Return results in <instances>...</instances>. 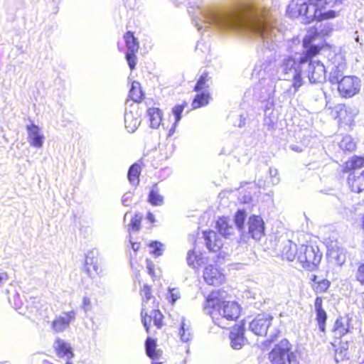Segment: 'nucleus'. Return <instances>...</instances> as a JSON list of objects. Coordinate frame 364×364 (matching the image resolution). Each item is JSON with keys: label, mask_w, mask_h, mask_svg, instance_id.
<instances>
[{"label": "nucleus", "mask_w": 364, "mask_h": 364, "mask_svg": "<svg viewBox=\"0 0 364 364\" xmlns=\"http://www.w3.org/2000/svg\"><path fill=\"white\" fill-rule=\"evenodd\" d=\"M364 166V158L362 156H354L346 162L344 166L345 171H350Z\"/></svg>", "instance_id": "29"}, {"label": "nucleus", "mask_w": 364, "mask_h": 364, "mask_svg": "<svg viewBox=\"0 0 364 364\" xmlns=\"http://www.w3.org/2000/svg\"><path fill=\"white\" fill-rule=\"evenodd\" d=\"M327 255L331 262H334L338 266H341L346 262V250L336 244L331 245L328 247Z\"/></svg>", "instance_id": "20"}, {"label": "nucleus", "mask_w": 364, "mask_h": 364, "mask_svg": "<svg viewBox=\"0 0 364 364\" xmlns=\"http://www.w3.org/2000/svg\"><path fill=\"white\" fill-rule=\"evenodd\" d=\"M360 81L355 76H344L338 84V90L343 97H352L358 94L360 89Z\"/></svg>", "instance_id": "9"}, {"label": "nucleus", "mask_w": 364, "mask_h": 364, "mask_svg": "<svg viewBox=\"0 0 364 364\" xmlns=\"http://www.w3.org/2000/svg\"><path fill=\"white\" fill-rule=\"evenodd\" d=\"M188 11L200 31L209 28L219 31L247 29L258 35L269 50H274L282 38L279 31L270 25L269 11L264 2L250 3L238 10L215 8L203 0H196L189 3Z\"/></svg>", "instance_id": "1"}, {"label": "nucleus", "mask_w": 364, "mask_h": 364, "mask_svg": "<svg viewBox=\"0 0 364 364\" xmlns=\"http://www.w3.org/2000/svg\"><path fill=\"white\" fill-rule=\"evenodd\" d=\"M272 320L270 315L259 314L250 322L248 328L256 336H265Z\"/></svg>", "instance_id": "11"}, {"label": "nucleus", "mask_w": 364, "mask_h": 364, "mask_svg": "<svg viewBox=\"0 0 364 364\" xmlns=\"http://www.w3.org/2000/svg\"><path fill=\"white\" fill-rule=\"evenodd\" d=\"M203 237L206 247L209 251L217 252L223 247V240L213 230L203 232Z\"/></svg>", "instance_id": "17"}, {"label": "nucleus", "mask_w": 364, "mask_h": 364, "mask_svg": "<svg viewBox=\"0 0 364 364\" xmlns=\"http://www.w3.org/2000/svg\"><path fill=\"white\" fill-rule=\"evenodd\" d=\"M317 36L315 31H309L303 40V48L306 50L304 60L306 63L304 70L312 84L323 83L326 79V70L323 63L312 58L321 50L319 46L314 43Z\"/></svg>", "instance_id": "3"}, {"label": "nucleus", "mask_w": 364, "mask_h": 364, "mask_svg": "<svg viewBox=\"0 0 364 364\" xmlns=\"http://www.w3.org/2000/svg\"><path fill=\"white\" fill-rule=\"evenodd\" d=\"M141 173V166L138 164L132 165L128 171V179L133 186H138L139 183V175Z\"/></svg>", "instance_id": "28"}, {"label": "nucleus", "mask_w": 364, "mask_h": 364, "mask_svg": "<svg viewBox=\"0 0 364 364\" xmlns=\"http://www.w3.org/2000/svg\"><path fill=\"white\" fill-rule=\"evenodd\" d=\"M203 278L209 285L218 286L225 281L224 274L215 266L209 264L205 267Z\"/></svg>", "instance_id": "13"}, {"label": "nucleus", "mask_w": 364, "mask_h": 364, "mask_svg": "<svg viewBox=\"0 0 364 364\" xmlns=\"http://www.w3.org/2000/svg\"><path fill=\"white\" fill-rule=\"evenodd\" d=\"M164 245L159 242L155 241L150 244V247L152 249L151 251L156 256H160L162 255L164 249L162 248Z\"/></svg>", "instance_id": "45"}, {"label": "nucleus", "mask_w": 364, "mask_h": 364, "mask_svg": "<svg viewBox=\"0 0 364 364\" xmlns=\"http://www.w3.org/2000/svg\"><path fill=\"white\" fill-rule=\"evenodd\" d=\"M343 70V66L340 65L331 71L329 80L332 84H338L341 79L344 77Z\"/></svg>", "instance_id": "32"}, {"label": "nucleus", "mask_w": 364, "mask_h": 364, "mask_svg": "<svg viewBox=\"0 0 364 364\" xmlns=\"http://www.w3.org/2000/svg\"><path fill=\"white\" fill-rule=\"evenodd\" d=\"M282 257L289 261L297 260L299 248L297 245L291 240H287L282 249Z\"/></svg>", "instance_id": "24"}, {"label": "nucleus", "mask_w": 364, "mask_h": 364, "mask_svg": "<svg viewBox=\"0 0 364 364\" xmlns=\"http://www.w3.org/2000/svg\"><path fill=\"white\" fill-rule=\"evenodd\" d=\"M264 124L267 126L268 129H270L273 127V122L271 119H264Z\"/></svg>", "instance_id": "59"}, {"label": "nucleus", "mask_w": 364, "mask_h": 364, "mask_svg": "<svg viewBox=\"0 0 364 364\" xmlns=\"http://www.w3.org/2000/svg\"><path fill=\"white\" fill-rule=\"evenodd\" d=\"M264 124L267 126L268 129H270L273 127V122L271 119H264Z\"/></svg>", "instance_id": "58"}, {"label": "nucleus", "mask_w": 364, "mask_h": 364, "mask_svg": "<svg viewBox=\"0 0 364 364\" xmlns=\"http://www.w3.org/2000/svg\"><path fill=\"white\" fill-rule=\"evenodd\" d=\"M126 59L130 69L134 70L136 64V57L135 55V53L127 52Z\"/></svg>", "instance_id": "47"}, {"label": "nucleus", "mask_w": 364, "mask_h": 364, "mask_svg": "<svg viewBox=\"0 0 364 364\" xmlns=\"http://www.w3.org/2000/svg\"><path fill=\"white\" fill-rule=\"evenodd\" d=\"M247 214L244 210H238L234 216V223L237 230L241 234L245 232V222L246 220Z\"/></svg>", "instance_id": "27"}, {"label": "nucleus", "mask_w": 364, "mask_h": 364, "mask_svg": "<svg viewBox=\"0 0 364 364\" xmlns=\"http://www.w3.org/2000/svg\"><path fill=\"white\" fill-rule=\"evenodd\" d=\"M248 234L255 240H259L264 235V222L259 215H251L247 221Z\"/></svg>", "instance_id": "12"}, {"label": "nucleus", "mask_w": 364, "mask_h": 364, "mask_svg": "<svg viewBox=\"0 0 364 364\" xmlns=\"http://www.w3.org/2000/svg\"><path fill=\"white\" fill-rule=\"evenodd\" d=\"M216 228L220 234L228 239H232L235 235L236 229L232 222L227 218H220L216 222Z\"/></svg>", "instance_id": "15"}, {"label": "nucleus", "mask_w": 364, "mask_h": 364, "mask_svg": "<svg viewBox=\"0 0 364 364\" xmlns=\"http://www.w3.org/2000/svg\"><path fill=\"white\" fill-rule=\"evenodd\" d=\"M201 258L195 255L194 250H189L187 255V263L193 268H197L200 265Z\"/></svg>", "instance_id": "34"}, {"label": "nucleus", "mask_w": 364, "mask_h": 364, "mask_svg": "<svg viewBox=\"0 0 364 364\" xmlns=\"http://www.w3.org/2000/svg\"><path fill=\"white\" fill-rule=\"evenodd\" d=\"M187 106V103L184 102L182 105H177L172 109V112L175 116V125L177 124L181 119V113L183 112L185 107Z\"/></svg>", "instance_id": "41"}, {"label": "nucleus", "mask_w": 364, "mask_h": 364, "mask_svg": "<svg viewBox=\"0 0 364 364\" xmlns=\"http://www.w3.org/2000/svg\"><path fill=\"white\" fill-rule=\"evenodd\" d=\"M54 348L59 357H66L68 360L72 358L74 355L70 345L64 340L58 338L54 343Z\"/></svg>", "instance_id": "23"}, {"label": "nucleus", "mask_w": 364, "mask_h": 364, "mask_svg": "<svg viewBox=\"0 0 364 364\" xmlns=\"http://www.w3.org/2000/svg\"><path fill=\"white\" fill-rule=\"evenodd\" d=\"M124 40L127 47V52L136 53L139 49V44L136 39L134 38L133 33L127 32L124 36Z\"/></svg>", "instance_id": "30"}, {"label": "nucleus", "mask_w": 364, "mask_h": 364, "mask_svg": "<svg viewBox=\"0 0 364 364\" xmlns=\"http://www.w3.org/2000/svg\"><path fill=\"white\" fill-rule=\"evenodd\" d=\"M275 87L273 84V82L269 81L267 83V88L265 89L264 92H262V95L261 96V99L262 100H270L273 97L274 93L275 91Z\"/></svg>", "instance_id": "40"}, {"label": "nucleus", "mask_w": 364, "mask_h": 364, "mask_svg": "<svg viewBox=\"0 0 364 364\" xmlns=\"http://www.w3.org/2000/svg\"><path fill=\"white\" fill-rule=\"evenodd\" d=\"M93 269L99 274L102 272V266L101 264H95L93 265Z\"/></svg>", "instance_id": "56"}, {"label": "nucleus", "mask_w": 364, "mask_h": 364, "mask_svg": "<svg viewBox=\"0 0 364 364\" xmlns=\"http://www.w3.org/2000/svg\"><path fill=\"white\" fill-rule=\"evenodd\" d=\"M141 216L136 214L132 218L131 223L129 225V231H139L141 225Z\"/></svg>", "instance_id": "42"}, {"label": "nucleus", "mask_w": 364, "mask_h": 364, "mask_svg": "<svg viewBox=\"0 0 364 364\" xmlns=\"http://www.w3.org/2000/svg\"><path fill=\"white\" fill-rule=\"evenodd\" d=\"M349 348V343L348 342H341L340 347L338 349H336V352L339 350L340 353H343L346 352Z\"/></svg>", "instance_id": "53"}, {"label": "nucleus", "mask_w": 364, "mask_h": 364, "mask_svg": "<svg viewBox=\"0 0 364 364\" xmlns=\"http://www.w3.org/2000/svg\"><path fill=\"white\" fill-rule=\"evenodd\" d=\"M290 149L296 152H301L302 151V149L300 147L296 145H291Z\"/></svg>", "instance_id": "64"}, {"label": "nucleus", "mask_w": 364, "mask_h": 364, "mask_svg": "<svg viewBox=\"0 0 364 364\" xmlns=\"http://www.w3.org/2000/svg\"><path fill=\"white\" fill-rule=\"evenodd\" d=\"M90 299L88 296H85L83 297V301H82V308L84 309V311L86 312L87 311H88L89 309V306H90Z\"/></svg>", "instance_id": "52"}, {"label": "nucleus", "mask_w": 364, "mask_h": 364, "mask_svg": "<svg viewBox=\"0 0 364 364\" xmlns=\"http://www.w3.org/2000/svg\"><path fill=\"white\" fill-rule=\"evenodd\" d=\"M309 3H311V4H315L317 6V8L319 9V4H322V1L323 0H307Z\"/></svg>", "instance_id": "61"}, {"label": "nucleus", "mask_w": 364, "mask_h": 364, "mask_svg": "<svg viewBox=\"0 0 364 364\" xmlns=\"http://www.w3.org/2000/svg\"><path fill=\"white\" fill-rule=\"evenodd\" d=\"M322 255L317 247L302 245L299 248L297 262L302 267L313 271L321 262Z\"/></svg>", "instance_id": "6"}, {"label": "nucleus", "mask_w": 364, "mask_h": 364, "mask_svg": "<svg viewBox=\"0 0 364 364\" xmlns=\"http://www.w3.org/2000/svg\"><path fill=\"white\" fill-rule=\"evenodd\" d=\"M245 120H246V118L242 115V114H240V122L239 124H237V126L239 127H242L245 126Z\"/></svg>", "instance_id": "57"}, {"label": "nucleus", "mask_w": 364, "mask_h": 364, "mask_svg": "<svg viewBox=\"0 0 364 364\" xmlns=\"http://www.w3.org/2000/svg\"><path fill=\"white\" fill-rule=\"evenodd\" d=\"M316 313V321L318 322V326L319 330L322 332L325 331L326 329V321L327 319V314L324 309L317 311Z\"/></svg>", "instance_id": "35"}, {"label": "nucleus", "mask_w": 364, "mask_h": 364, "mask_svg": "<svg viewBox=\"0 0 364 364\" xmlns=\"http://www.w3.org/2000/svg\"><path fill=\"white\" fill-rule=\"evenodd\" d=\"M181 298V293L178 288H169L168 289V296L169 301L174 304L178 299Z\"/></svg>", "instance_id": "46"}, {"label": "nucleus", "mask_w": 364, "mask_h": 364, "mask_svg": "<svg viewBox=\"0 0 364 364\" xmlns=\"http://www.w3.org/2000/svg\"><path fill=\"white\" fill-rule=\"evenodd\" d=\"M269 172L272 183L273 185L277 184L280 181L278 170L275 168H269Z\"/></svg>", "instance_id": "48"}, {"label": "nucleus", "mask_w": 364, "mask_h": 364, "mask_svg": "<svg viewBox=\"0 0 364 364\" xmlns=\"http://www.w3.org/2000/svg\"><path fill=\"white\" fill-rule=\"evenodd\" d=\"M308 2L307 0H291L287 6V14L290 18L300 17L301 22L305 24L314 20L322 21L336 17V11H322L316 5Z\"/></svg>", "instance_id": "4"}, {"label": "nucleus", "mask_w": 364, "mask_h": 364, "mask_svg": "<svg viewBox=\"0 0 364 364\" xmlns=\"http://www.w3.org/2000/svg\"><path fill=\"white\" fill-rule=\"evenodd\" d=\"M180 340L186 343H189L193 338V331L191 322L185 318H182L178 331Z\"/></svg>", "instance_id": "22"}, {"label": "nucleus", "mask_w": 364, "mask_h": 364, "mask_svg": "<svg viewBox=\"0 0 364 364\" xmlns=\"http://www.w3.org/2000/svg\"><path fill=\"white\" fill-rule=\"evenodd\" d=\"M314 307L316 311L323 310L322 307V299L321 297H316L315 299Z\"/></svg>", "instance_id": "51"}, {"label": "nucleus", "mask_w": 364, "mask_h": 364, "mask_svg": "<svg viewBox=\"0 0 364 364\" xmlns=\"http://www.w3.org/2000/svg\"><path fill=\"white\" fill-rule=\"evenodd\" d=\"M151 315H152V321L154 322V324L157 327V328H161L163 325L162 314L159 310H156V309H152L151 311Z\"/></svg>", "instance_id": "38"}, {"label": "nucleus", "mask_w": 364, "mask_h": 364, "mask_svg": "<svg viewBox=\"0 0 364 364\" xmlns=\"http://www.w3.org/2000/svg\"><path fill=\"white\" fill-rule=\"evenodd\" d=\"M208 81L209 77L207 73L202 74L198 79L195 86L194 90L196 92L203 90V92L196 95L192 102L193 109H197L208 104L210 95L205 90L209 87Z\"/></svg>", "instance_id": "8"}, {"label": "nucleus", "mask_w": 364, "mask_h": 364, "mask_svg": "<svg viewBox=\"0 0 364 364\" xmlns=\"http://www.w3.org/2000/svg\"><path fill=\"white\" fill-rule=\"evenodd\" d=\"M146 353L149 357L155 359L158 356L156 351V342L154 339L148 338L145 343Z\"/></svg>", "instance_id": "33"}, {"label": "nucleus", "mask_w": 364, "mask_h": 364, "mask_svg": "<svg viewBox=\"0 0 364 364\" xmlns=\"http://www.w3.org/2000/svg\"><path fill=\"white\" fill-rule=\"evenodd\" d=\"M141 296H142V308H146V304L152 298L151 288L148 285H144L141 290Z\"/></svg>", "instance_id": "37"}, {"label": "nucleus", "mask_w": 364, "mask_h": 364, "mask_svg": "<svg viewBox=\"0 0 364 364\" xmlns=\"http://www.w3.org/2000/svg\"><path fill=\"white\" fill-rule=\"evenodd\" d=\"M284 46L289 53H298V48L300 46V41L298 38H292L288 41Z\"/></svg>", "instance_id": "36"}, {"label": "nucleus", "mask_w": 364, "mask_h": 364, "mask_svg": "<svg viewBox=\"0 0 364 364\" xmlns=\"http://www.w3.org/2000/svg\"><path fill=\"white\" fill-rule=\"evenodd\" d=\"M245 328L242 326H234L230 333V346L233 349L240 350L244 346L246 339L244 337Z\"/></svg>", "instance_id": "16"}, {"label": "nucleus", "mask_w": 364, "mask_h": 364, "mask_svg": "<svg viewBox=\"0 0 364 364\" xmlns=\"http://www.w3.org/2000/svg\"><path fill=\"white\" fill-rule=\"evenodd\" d=\"M350 319L348 317H338L334 323L333 328V333L335 338H341L347 333L350 331L349 326H350Z\"/></svg>", "instance_id": "21"}, {"label": "nucleus", "mask_w": 364, "mask_h": 364, "mask_svg": "<svg viewBox=\"0 0 364 364\" xmlns=\"http://www.w3.org/2000/svg\"><path fill=\"white\" fill-rule=\"evenodd\" d=\"M129 100L126 102V110L124 113L125 127L129 132H134L141 123V113L138 105L132 103L128 105Z\"/></svg>", "instance_id": "10"}, {"label": "nucleus", "mask_w": 364, "mask_h": 364, "mask_svg": "<svg viewBox=\"0 0 364 364\" xmlns=\"http://www.w3.org/2000/svg\"><path fill=\"white\" fill-rule=\"evenodd\" d=\"M223 291H212L206 298L204 311L209 314L214 323L220 328H227L228 321L236 320L240 314V306L235 301L223 300Z\"/></svg>", "instance_id": "2"}, {"label": "nucleus", "mask_w": 364, "mask_h": 364, "mask_svg": "<svg viewBox=\"0 0 364 364\" xmlns=\"http://www.w3.org/2000/svg\"><path fill=\"white\" fill-rule=\"evenodd\" d=\"M148 201L154 206H160L164 203V196L160 194L159 188L156 183L152 186L149 191Z\"/></svg>", "instance_id": "26"}, {"label": "nucleus", "mask_w": 364, "mask_h": 364, "mask_svg": "<svg viewBox=\"0 0 364 364\" xmlns=\"http://www.w3.org/2000/svg\"><path fill=\"white\" fill-rule=\"evenodd\" d=\"M141 317H142V323L146 328V330L147 332H149V323L152 321V315L151 314L150 315L148 314L147 308H142L141 309Z\"/></svg>", "instance_id": "43"}, {"label": "nucleus", "mask_w": 364, "mask_h": 364, "mask_svg": "<svg viewBox=\"0 0 364 364\" xmlns=\"http://www.w3.org/2000/svg\"><path fill=\"white\" fill-rule=\"evenodd\" d=\"M348 183L353 192L360 193L364 191V171L350 173L348 176Z\"/></svg>", "instance_id": "19"}, {"label": "nucleus", "mask_w": 364, "mask_h": 364, "mask_svg": "<svg viewBox=\"0 0 364 364\" xmlns=\"http://www.w3.org/2000/svg\"><path fill=\"white\" fill-rule=\"evenodd\" d=\"M355 277L360 284L364 285V263L358 267L355 273Z\"/></svg>", "instance_id": "50"}, {"label": "nucleus", "mask_w": 364, "mask_h": 364, "mask_svg": "<svg viewBox=\"0 0 364 364\" xmlns=\"http://www.w3.org/2000/svg\"><path fill=\"white\" fill-rule=\"evenodd\" d=\"M8 278L6 273H0V286L2 284V282L6 280Z\"/></svg>", "instance_id": "63"}, {"label": "nucleus", "mask_w": 364, "mask_h": 364, "mask_svg": "<svg viewBox=\"0 0 364 364\" xmlns=\"http://www.w3.org/2000/svg\"><path fill=\"white\" fill-rule=\"evenodd\" d=\"M306 63L304 58H299L296 60L293 56L284 58L279 66L278 67V74L281 78L284 80H292V87L295 90L303 85L302 73Z\"/></svg>", "instance_id": "5"}, {"label": "nucleus", "mask_w": 364, "mask_h": 364, "mask_svg": "<svg viewBox=\"0 0 364 364\" xmlns=\"http://www.w3.org/2000/svg\"><path fill=\"white\" fill-rule=\"evenodd\" d=\"M129 242L131 243L132 248L134 252H136L139 249V247H140L139 243L133 242L130 236H129Z\"/></svg>", "instance_id": "54"}, {"label": "nucleus", "mask_w": 364, "mask_h": 364, "mask_svg": "<svg viewBox=\"0 0 364 364\" xmlns=\"http://www.w3.org/2000/svg\"><path fill=\"white\" fill-rule=\"evenodd\" d=\"M147 115L150 121V127L153 129H157L162 121V112L157 107H151L147 110Z\"/></svg>", "instance_id": "25"}, {"label": "nucleus", "mask_w": 364, "mask_h": 364, "mask_svg": "<svg viewBox=\"0 0 364 364\" xmlns=\"http://www.w3.org/2000/svg\"><path fill=\"white\" fill-rule=\"evenodd\" d=\"M146 218L151 223L155 222V217H154V214L151 213H148V214L146 215Z\"/></svg>", "instance_id": "62"}, {"label": "nucleus", "mask_w": 364, "mask_h": 364, "mask_svg": "<svg viewBox=\"0 0 364 364\" xmlns=\"http://www.w3.org/2000/svg\"><path fill=\"white\" fill-rule=\"evenodd\" d=\"M134 196V193L131 191H128L125 193L122 198V203L124 206H129L132 201V198Z\"/></svg>", "instance_id": "49"}, {"label": "nucleus", "mask_w": 364, "mask_h": 364, "mask_svg": "<svg viewBox=\"0 0 364 364\" xmlns=\"http://www.w3.org/2000/svg\"><path fill=\"white\" fill-rule=\"evenodd\" d=\"M330 282L327 279H322L316 282L314 289L316 293H323L325 292L330 287Z\"/></svg>", "instance_id": "39"}, {"label": "nucleus", "mask_w": 364, "mask_h": 364, "mask_svg": "<svg viewBox=\"0 0 364 364\" xmlns=\"http://www.w3.org/2000/svg\"><path fill=\"white\" fill-rule=\"evenodd\" d=\"M291 344L287 339L282 340L269 353V358L272 364H291L296 356L290 353Z\"/></svg>", "instance_id": "7"}, {"label": "nucleus", "mask_w": 364, "mask_h": 364, "mask_svg": "<svg viewBox=\"0 0 364 364\" xmlns=\"http://www.w3.org/2000/svg\"><path fill=\"white\" fill-rule=\"evenodd\" d=\"M26 130L28 140L31 146L41 148L43 144L44 136L41 133L40 127L33 122H31L30 124L26 125Z\"/></svg>", "instance_id": "14"}, {"label": "nucleus", "mask_w": 364, "mask_h": 364, "mask_svg": "<svg viewBox=\"0 0 364 364\" xmlns=\"http://www.w3.org/2000/svg\"><path fill=\"white\" fill-rule=\"evenodd\" d=\"M342 0H325V4L330 5L331 6H333L338 4H341Z\"/></svg>", "instance_id": "55"}, {"label": "nucleus", "mask_w": 364, "mask_h": 364, "mask_svg": "<svg viewBox=\"0 0 364 364\" xmlns=\"http://www.w3.org/2000/svg\"><path fill=\"white\" fill-rule=\"evenodd\" d=\"M129 98L133 101L132 103L136 104L141 100L142 92L140 90V84L138 82H133L129 95Z\"/></svg>", "instance_id": "31"}, {"label": "nucleus", "mask_w": 364, "mask_h": 364, "mask_svg": "<svg viewBox=\"0 0 364 364\" xmlns=\"http://www.w3.org/2000/svg\"><path fill=\"white\" fill-rule=\"evenodd\" d=\"M75 314L74 311H68L63 314V316L56 317L52 322V328L55 332H62L68 328Z\"/></svg>", "instance_id": "18"}, {"label": "nucleus", "mask_w": 364, "mask_h": 364, "mask_svg": "<svg viewBox=\"0 0 364 364\" xmlns=\"http://www.w3.org/2000/svg\"><path fill=\"white\" fill-rule=\"evenodd\" d=\"M340 146L348 151H353L355 148V143L350 136H346L341 142Z\"/></svg>", "instance_id": "44"}, {"label": "nucleus", "mask_w": 364, "mask_h": 364, "mask_svg": "<svg viewBox=\"0 0 364 364\" xmlns=\"http://www.w3.org/2000/svg\"><path fill=\"white\" fill-rule=\"evenodd\" d=\"M146 266H147L149 274L151 275L154 272L153 269H152L151 262H150L149 260H146Z\"/></svg>", "instance_id": "60"}]
</instances>
